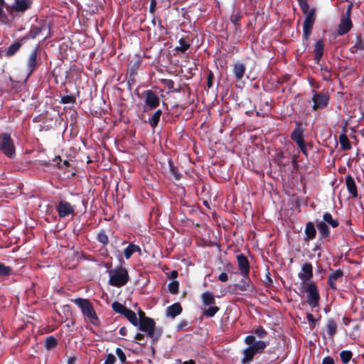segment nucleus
<instances>
[{"instance_id": "41", "label": "nucleus", "mask_w": 364, "mask_h": 364, "mask_svg": "<svg viewBox=\"0 0 364 364\" xmlns=\"http://www.w3.org/2000/svg\"><path fill=\"white\" fill-rule=\"evenodd\" d=\"M116 355L118 356L121 363H124L126 362V359H127L126 355H125L124 351L121 348H117L116 349Z\"/></svg>"}, {"instance_id": "15", "label": "nucleus", "mask_w": 364, "mask_h": 364, "mask_svg": "<svg viewBox=\"0 0 364 364\" xmlns=\"http://www.w3.org/2000/svg\"><path fill=\"white\" fill-rule=\"evenodd\" d=\"M239 269L241 271V274L245 277H248L250 272V264L247 257L243 255L237 256Z\"/></svg>"}, {"instance_id": "17", "label": "nucleus", "mask_w": 364, "mask_h": 364, "mask_svg": "<svg viewBox=\"0 0 364 364\" xmlns=\"http://www.w3.org/2000/svg\"><path fill=\"white\" fill-rule=\"evenodd\" d=\"M343 277V272L341 269H336L332 272L328 277V285L332 289H336V282Z\"/></svg>"}, {"instance_id": "56", "label": "nucleus", "mask_w": 364, "mask_h": 364, "mask_svg": "<svg viewBox=\"0 0 364 364\" xmlns=\"http://www.w3.org/2000/svg\"><path fill=\"white\" fill-rule=\"evenodd\" d=\"M187 326V323L186 322H181V323H179L177 326V329L178 331H181L182 330L185 326Z\"/></svg>"}, {"instance_id": "46", "label": "nucleus", "mask_w": 364, "mask_h": 364, "mask_svg": "<svg viewBox=\"0 0 364 364\" xmlns=\"http://www.w3.org/2000/svg\"><path fill=\"white\" fill-rule=\"evenodd\" d=\"M301 9L303 11L304 13L308 14L309 11V4L308 3L304 0H299Z\"/></svg>"}, {"instance_id": "63", "label": "nucleus", "mask_w": 364, "mask_h": 364, "mask_svg": "<svg viewBox=\"0 0 364 364\" xmlns=\"http://www.w3.org/2000/svg\"><path fill=\"white\" fill-rule=\"evenodd\" d=\"M4 0H0V1H4Z\"/></svg>"}, {"instance_id": "37", "label": "nucleus", "mask_w": 364, "mask_h": 364, "mask_svg": "<svg viewBox=\"0 0 364 364\" xmlns=\"http://www.w3.org/2000/svg\"><path fill=\"white\" fill-rule=\"evenodd\" d=\"M14 8L16 11H24L27 9L28 6L24 1L16 0Z\"/></svg>"}, {"instance_id": "36", "label": "nucleus", "mask_w": 364, "mask_h": 364, "mask_svg": "<svg viewBox=\"0 0 364 364\" xmlns=\"http://www.w3.org/2000/svg\"><path fill=\"white\" fill-rule=\"evenodd\" d=\"M190 47V44L186 42L184 39L181 38L179 40V46L176 47L177 50L185 52Z\"/></svg>"}, {"instance_id": "27", "label": "nucleus", "mask_w": 364, "mask_h": 364, "mask_svg": "<svg viewBox=\"0 0 364 364\" xmlns=\"http://www.w3.org/2000/svg\"><path fill=\"white\" fill-rule=\"evenodd\" d=\"M316 226L321 237L326 238L329 236V229L325 222L321 221Z\"/></svg>"}, {"instance_id": "50", "label": "nucleus", "mask_w": 364, "mask_h": 364, "mask_svg": "<svg viewBox=\"0 0 364 364\" xmlns=\"http://www.w3.org/2000/svg\"><path fill=\"white\" fill-rule=\"evenodd\" d=\"M322 364H335V363L332 358L327 356L323 358Z\"/></svg>"}, {"instance_id": "42", "label": "nucleus", "mask_w": 364, "mask_h": 364, "mask_svg": "<svg viewBox=\"0 0 364 364\" xmlns=\"http://www.w3.org/2000/svg\"><path fill=\"white\" fill-rule=\"evenodd\" d=\"M254 332L259 338H264L267 335V331L262 326L257 328Z\"/></svg>"}, {"instance_id": "16", "label": "nucleus", "mask_w": 364, "mask_h": 364, "mask_svg": "<svg viewBox=\"0 0 364 364\" xmlns=\"http://www.w3.org/2000/svg\"><path fill=\"white\" fill-rule=\"evenodd\" d=\"M37 67V51L33 50L27 59L26 70L28 75H31Z\"/></svg>"}, {"instance_id": "61", "label": "nucleus", "mask_w": 364, "mask_h": 364, "mask_svg": "<svg viewBox=\"0 0 364 364\" xmlns=\"http://www.w3.org/2000/svg\"><path fill=\"white\" fill-rule=\"evenodd\" d=\"M183 364H195V361L193 360H189L188 361H185Z\"/></svg>"}, {"instance_id": "45", "label": "nucleus", "mask_w": 364, "mask_h": 364, "mask_svg": "<svg viewBox=\"0 0 364 364\" xmlns=\"http://www.w3.org/2000/svg\"><path fill=\"white\" fill-rule=\"evenodd\" d=\"M116 362V358L113 354H108L106 356V359L105 360L104 364H114Z\"/></svg>"}, {"instance_id": "49", "label": "nucleus", "mask_w": 364, "mask_h": 364, "mask_svg": "<svg viewBox=\"0 0 364 364\" xmlns=\"http://www.w3.org/2000/svg\"><path fill=\"white\" fill-rule=\"evenodd\" d=\"M135 340L136 341H141V343H140L142 345H144L146 343V341H144V336L143 334L141 333H137L136 336H135Z\"/></svg>"}, {"instance_id": "57", "label": "nucleus", "mask_w": 364, "mask_h": 364, "mask_svg": "<svg viewBox=\"0 0 364 364\" xmlns=\"http://www.w3.org/2000/svg\"><path fill=\"white\" fill-rule=\"evenodd\" d=\"M358 46L360 48L364 49V38L363 39H360Z\"/></svg>"}, {"instance_id": "9", "label": "nucleus", "mask_w": 364, "mask_h": 364, "mask_svg": "<svg viewBox=\"0 0 364 364\" xmlns=\"http://www.w3.org/2000/svg\"><path fill=\"white\" fill-rule=\"evenodd\" d=\"M298 277L301 280V288H304V286L309 284V283H308V282L310 281L313 277V267L311 264H304L302 266L301 270L299 273Z\"/></svg>"}, {"instance_id": "31", "label": "nucleus", "mask_w": 364, "mask_h": 364, "mask_svg": "<svg viewBox=\"0 0 364 364\" xmlns=\"http://www.w3.org/2000/svg\"><path fill=\"white\" fill-rule=\"evenodd\" d=\"M352 356L353 353L350 350H343L340 353L341 361L345 364L348 363L350 360Z\"/></svg>"}, {"instance_id": "8", "label": "nucleus", "mask_w": 364, "mask_h": 364, "mask_svg": "<svg viewBox=\"0 0 364 364\" xmlns=\"http://www.w3.org/2000/svg\"><path fill=\"white\" fill-rule=\"evenodd\" d=\"M316 9H311L308 14H306L305 19L303 23V32L304 37L306 40H308L309 38L311 31L313 28V26L316 21Z\"/></svg>"}, {"instance_id": "5", "label": "nucleus", "mask_w": 364, "mask_h": 364, "mask_svg": "<svg viewBox=\"0 0 364 364\" xmlns=\"http://www.w3.org/2000/svg\"><path fill=\"white\" fill-rule=\"evenodd\" d=\"M201 299L205 306H209L208 309H203V315L208 318L213 317L219 311V308L215 306L214 295L210 291H205L201 294Z\"/></svg>"}, {"instance_id": "62", "label": "nucleus", "mask_w": 364, "mask_h": 364, "mask_svg": "<svg viewBox=\"0 0 364 364\" xmlns=\"http://www.w3.org/2000/svg\"><path fill=\"white\" fill-rule=\"evenodd\" d=\"M176 178H177V179H179V178H180V176H178V175H176Z\"/></svg>"}, {"instance_id": "38", "label": "nucleus", "mask_w": 364, "mask_h": 364, "mask_svg": "<svg viewBox=\"0 0 364 364\" xmlns=\"http://www.w3.org/2000/svg\"><path fill=\"white\" fill-rule=\"evenodd\" d=\"M53 161L56 163L57 166L58 168H62L64 166H69V162L68 161H62V160H61L60 156H56L53 159Z\"/></svg>"}, {"instance_id": "13", "label": "nucleus", "mask_w": 364, "mask_h": 364, "mask_svg": "<svg viewBox=\"0 0 364 364\" xmlns=\"http://www.w3.org/2000/svg\"><path fill=\"white\" fill-rule=\"evenodd\" d=\"M60 218H65L69 215H74L75 208L65 200L60 201L56 208Z\"/></svg>"}, {"instance_id": "19", "label": "nucleus", "mask_w": 364, "mask_h": 364, "mask_svg": "<svg viewBox=\"0 0 364 364\" xmlns=\"http://www.w3.org/2000/svg\"><path fill=\"white\" fill-rule=\"evenodd\" d=\"M182 312V307L179 303H175L169 306L166 311L167 317L175 318Z\"/></svg>"}, {"instance_id": "24", "label": "nucleus", "mask_w": 364, "mask_h": 364, "mask_svg": "<svg viewBox=\"0 0 364 364\" xmlns=\"http://www.w3.org/2000/svg\"><path fill=\"white\" fill-rule=\"evenodd\" d=\"M305 234L306 235V240H312L315 237L316 231L314 224L311 222H309L306 225Z\"/></svg>"}, {"instance_id": "22", "label": "nucleus", "mask_w": 364, "mask_h": 364, "mask_svg": "<svg viewBox=\"0 0 364 364\" xmlns=\"http://www.w3.org/2000/svg\"><path fill=\"white\" fill-rule=\"evenodd\" d=\"M326 331L331 338H333L337 332V324L333 319H328L326 326Z\"/></svg>"}, {"instance_id": "52", "label": "nucleus", "mask_w": 364, "mask_h": 364, "mask_svg": "<svg viewBox=\"0 0 364 364\" xmlns=\"http://www.w3.org/2000/svg\"><path fill=\"white\" fill-rule=\"evenodd\" d=\"M41 32V28L38 27H34L31 30L32 37L35 38Z\"/></svg>"}, {"instance_id": "1", "label": "nucleus", "mask_w": 364, "mask_h": 364, "mask_svg": "<svg viewBox=\"0 0 364 364\" xmlns=\"http://www.w3.org/2000/svg\"><path fill=\"white\" fill-rule=\"evenodd\" d=\"M245 342L249 346L243 350L242 364H247L251 362L254 356L257 353H261L267 346V343L263 341H255V337L254 336H247L245 337Z\"/></svg>"}, {"instance_id": "39", "label": "nucleus", "mask_w": 364, "mask_h": 364, "mask_svg": "<svg viewBox=\"0 0 364 364\" xmlns=\"http://www.w3.org/2000/svg\"><path fill=\"white\" fill-rule=\"evenodd\" d=\"M11 268L0 262V276H6L10 274Z\"/></svg>"}, {"instance_id": "40", "label": "nucleus", "mask_w": 364, "mask_h": 364, "mask_svg": "<svg viewBox=\"0 0 364 364\" xmlns=\"http://www.w3.org/2000/svg\"><path fill=\"white\" fill-rule=\"evenodd\" d=\"M163 85L166 87L169 91L173 92L174 88V82L173 80L169 79H163L161 80Z\"/></svg>"}, {"instance_id": "54", "label": "nucleus", "mask_w": 364, "mask_h": 364, "mask_svg": "<svg viewBox=\"0 0 364 364\" xmlns=\"http://www.w3.org/2000/svg\"><path fill=\"white\" fill-rule=\"evenodd\" d=\"M119 334L121 336H126L127 334V329L126 327H122L120 329H119Z\"/></svg>"}, {"instance_id": "35", "label": "nucleus", "mask_w": 364, "mask_h": 364, "mask_svg": "<svg viewBox=\"0 0 364 364\" xmlns=\"http://www.w3.org/2000/svg\"><path fill=\"white\" fill-rule=\"evenodd\" d=\"M168 288L171 294H176L178 293L179 284L177 281H173L169 283Z\"/></svg>"}, {"instance_id": "28", "label": "nucleus", "mask_w": 364, "mask_h": 364, "mask_svg": "<svg viewBox=\"0 0 364 364\" xmlns=\"http://www.w3.org/2000/svg\"><path fill=\"white\" fill-rule=\"evenodd\" d=\"M161 114V110L157 109L149 119V123L153 128L157 126Z\"/></svg>"}, {"instance_id": "58", "label": "nucleus", "mask_w": 364, "mask_h": 364, "mask_svg": "<svg viewBox=\"0 0 364 364\" xmlns=\"http://www.w3.org/2000/svg\"><path fill=\"white\" fill-rule=\"evenodd\" d=\"M307 318H308V321H310V322H313L314 321V316L311 314H309L307 315Z\"/></svg>"}, {"instance_id": "44", "label": "nucleus", "mask_w": 364, "mask_h": 364, "mask_svg": "<svg viewBox=\"0 0 364 364\" xmlns=\"http://www.w3.org/2000/svg\"><path fill=\"white\" fill-rule=\"evenodd\" d=\"M97 237L98 240L104 245L107 244L109 242L108 236L105 232L99 233Z\"/></svg>"}, {"instance_id": "4", "label": "nucleus", "mask_w": 364, "mask_h": 364, "mask_svg": "<svg viewBox=\"0 0 364 364\" xmlns=\"http://www.w3.org/2000/svg\"><path fill=\"white\" fill-rule=\"evenodd\" d=\"M144 315V314L143 312L140 313L141 319L139 322V329L145 332L147 336L151 339L156 341L159 337V334L156 333L155 322L152 318L145 317Z\"/></svg>"}, {"instance_id": "53", "label": "nucleus", "mask_w": 364, "mask_h": 364, "mask_svg": "<svg viewBox=\"0 0 364 364\" xmlns=\"http://www.w3.org/2000/svg\"><path fill=\"white\" fill-rule=\"evenodd\" d=\"M156 6V0L151 1L150 10L151 12H153L155 10Z\"/></svg>"}, {"instance_id": "3", "label": "nucleus", "mask_w": 364, "mask_h": 364, "mask_svg": "<svg viewBox=\"0 0 364 364\" xmlns=\"http://www.w3.org/2000/svg\"><path fill=\"white\" fill-rule=\"evenodd\" d=\"M109 284L112 286L120 287L127 284L129 280L128 272L125 268L119 267L109 272Z\"/></svg>"}, {"instance_id": "2", "label": "nucleus", "mask_w": 364, "mask_h": 364, "mask_svg": "<svg viewBox=\"0 0 364 364\" xmlns=\"http://www.w3.org/2000/svg\"><path fill=\"white\" fill-rule=\"evenodd\" d=\"M75 303L81 309L82 314L94 325L99 323V318L91 303L87 299H76Z\"/></svg>"}, {"instance_id": "10", "label": "nucleus", "mask_w": 364, "mask_h": 364, "mask_svg": "<svg viewBox=\"0 0 364 364\" xmlns=\"http://www.w3.org/2000/svg\"><path fill=\"white\" fill-rule=\"evenodd\" d=\"M142 96L144 99L145 105L149 109H153L159 105V97L152 90H147L142 92Z\"/></svg>"}, {"instance_id": "18", "label": "nucleus", "mask_w": 364, "mask_h": 364, "mask_svg": "<svg viewBox=\"0 0 364 364\" xmlns=\"http://www.w3.org/2000/svg\"><path fill=\"white\" fill-rule=\"evenodd\" d=\"M346 185L348 192L351 194L352 197H358L357 186L355 180L350 175H348L346 177Z\"/></svg>"}, {"instance_id": "26", "label": "nucleus", "mask_w": 364, "mask_h": 364, "mask_svg": "<svg viewBox=\"0 0 364 364\" xmlns=\"http://www.w3.org/2000/svg\"><path fill=\"white\" fill-rule=\"evenodd\" d=\"M124 316L130 321L132 324L135 326L139 325V321L135 312L129 309H127L124 314Z\"/></svg>"}, {"instance_id": "29", "label": "nucleus", "mask_w": 364, "mask_h": 364, "mask_svg": "<svg viewBox=\"0 0 364 364\" xmlns=\"http://www.w3.org/2000/svg\"><path fill=\"white\" fill-rule=\"evenodd\" d=\"M22 43L21 42H16L11 44L7 49L6 52V57L13 56L21 47Z\"/></svg>"}, {"instance_id": "12", "label": "nucleus", "mask_w": 364, "mask_h": 364, "mask_svg": "<svg viewBox=\"0 0 364 364\" xmlns=\"http://www.w3.org/2000/svg\"><path fill=\"white\" fill-rule=\"evenodd\" d=\"M328 95L326 93L315 92L312 97L314 102L313 109L316 110L324 108L328 104Z\"/></svg>"}, {"instance_id": "30", "label": "nucleus", "mask_w": 364, "mask_h": 364, "mask_svg": "<svg viewBox=\"0 0 364 364\" xmlns=\"http://www.w3.org/2000/svg\"><path fill=\"white\" fill-rule=\"evenodd\" d=\"M339 141L341 146V148L343 150H349L351 149V144L349 141L347 136L344 134H341L339 136Z\"/></svg>"}, {"instance_id": "20", "label": "nucleus", "mask_w": 364, "mask_h": 364, "mask_svg": "<svg viewBox=\"0 0 364 364\" xmlns=\"http://www.w3.org/2000/svg\"><path fill=\"white\" fill-rule=\"evenodd\" d=\"M246 68L243 63H237L234 65L233 73L237 81L241 80L244 77Z\"/></svg>"}, {"instance_id": "43", "label": "nucleus", "mask_w": 364, "mask_h": 364, "mask_svg": "<svg viewBox=\"0 0 364 364\" xmlns=\"http://www.w3.org/2000/svg\"><path fill=\"white\" fill-rule=\"evenodd\" d=\"M4 3V1H0V21L1 22H5L7 19V16L3 9Z\"/></svg>"}, {"instance_id": "48", "label": "nucleus", "mask_w": 364, "mask_h": 364, "mask_svg": "<svg viewBox=\"0 0 364 364\" xmlns=\"http://www.w3.org/2000/svg\"><path fill=\"white\" fill-rule=\"evenodd\" d=\"M230 20L235 26H237L240 20V16L238 14H232L230 17Z\"/></svg>"}, {"instance_id": "33", "label": "nucleus", "mask_w": 364, "mask_h": 364, "mask_svg": "<svg viewBox=\"0 0 364 364\" xmlns=\"http://www.w3.org/2000/svg\"><path fill=\"white\" fill-rule=\"evenodd\" d=\"M112 307L115 312L119 313L122 315H124V312L127 309V308L125 306L122 305V304L117 301L112 303Z\"/></svg>"}, {"instance_id": "59", "label": "nucleus", "mask_w": 364, "mask_h": 364, "mask_svg": "<svg viewBox=\"0 0 364 364\" xmlns=\"http://www.w3.org/2000/svg\"><path fill=\"white\" fill-rule=\"evenodd\" d=\"M75 359L73 358H70L68 360V364H73L75 363Z\"/></svg>"}, {"instance_id": "21", "label": "nucleus", "mask_w": 364, "mask_h": 364, "mask_svg": "<svg viewBox=\"0 0 364 364\" xmlns=\"http://www.w3.org/2000/svg\"><path fill=\"white\" fill-rule=\"evenodd\" d=\"M323 46H324V44H323V42L322 40H318V41H316V43L314 46V59L317 63H319V61L323 55Z\"/></svg>"}, {"instance_id": "55", "label": "nucleus", "mask_w": 364, "mask_h": 364, "mask_svg": "<svg viewBox=\"0 0 364 364\" xmlns=\"http://www.w3.org/2000/svg\"><path fill=\"white\" fill-rule=\"evenodd\" d=\"M213 77V74L210 73L208 75V82H207L208 87H210L212 86V78Z\"/></svg>"}, {"instance_id": "34", "label": "nucleus", "mask_w": 364, "mask_h": 364, "mask_svg": "<svg viewBox=\"0 0 364 364\" xmlns=\"http://www.w3.org/2000/svg\"><path fill=\"white\" fill-rule=\"evenodd\" d=\"M57 346V340L53 336H49L46 340V347L50 350Z\"/></svg>"}, {"instance_id": "6", "label": "nucleus", "mask_w": 364, "mask_h": 364, "mask_svg": "<svg viewBox=\"0 0 364 364\" xmlns=\"http://www.w3.org/2000/svg\"><path fill=\"white\" fill-rule=\"evenodd\" d=\"M0 150L10 158L15 155V147L9 134H2L0 135Z\"/></svg>"}, {"instance_id": "32", "label": "nucleus", "mask_w": 364, "mask_h": 364, "mask_svg": "<svg viewBox=\"0 0 364 364\" xmlns=\"http://www.w3.org/2000/svg\"><path fill=\"white\" fill-rule=\"evenodd\" d=\"M246 279H242L240 284H235V287L241 291H245L248 289L249 287H250V282H249V279L248 277H246Z\"/></svg>"}, {"instance_id": "60", "label": "nucleus", "mask_w": 364, "mask_h": 364, "mask_svg": "<svg viewBox=\"0 0 364 364\" xmlns=\"http://www.w3.org/2000/svg\"><path fill=\"white\" fill-rule=\"evenodd\" d=\"M178 276V272L176 271L171 272V277L173 278H176Z\"/></svg>"}, {"instance_id": "7", "label": "nucleus", "mask_w": 364, "mask_h": 364, "mask_svg": "<svg viewBox=\"0 0 364 364\" xmlns=\"http://www.w3.org/2000/svg\"><path fill=\"white\" fill-rule=\"evenodd\" d=\"M301 289L302 292L308 293V304L312 307L316 306L320 298L316 285L314 283L311 282L309 284L305 285L304 288H301Z\"/></svg>"}, {"instance_id": "23", "label": "nucleus", "mask_w": 364, "mask_h": 364, "mask_svg": "<svg viewBox=\"0 0 364 364\" xmlns=\"http://www.w3.org/2000/svg\"><path fill=\"white\" fill-rule=\"evenodd\" d=\"M323 218V222H325L326 225L328 224L333 228H337L339 225L338 220L333 218L332 215L329 213H324Z\"/></svg>"}, {"instance_id": "51", "label": "nucleus", "mask_w": 364, "mask_h": 364, "mask_svg": "<svg viewBox=\"0 0 364 364\" xmlns=\"http://www.w3.org/2000/svg\"><path fill=\"white\" fill-rule=\"evenodd\" d=\"M219 280L223 282H227L228 279V274L225 273V272H223L221 273L220 275H219V277H218Z\"/></svg>"}, {"instance_id": "47", "label": "nucleus", "mask_w": 364, "mask_h": 364, "mask_svg": "<svg viewBox=\"0 0 364 364\" xmlns=\"http://www.w3.org/2000/svg\"><path fill=\"white\" fill-rule=\"evenodd\" d=\"M75 102V97L70 95H66L61 98V102L63 104L73 103Z\"/></svg>"}, {"instance_id": "11", "label": "nucleus", "mask_w": 364, "mask_h": 364, "mask_svg": "<svg viewBox=\"0 0 364 364\" xmlns=\"http://www.w3.org/2000/svg\"><path fill=\"white\" fill-rule=\"evenodd\" d=\"M350 8L349 7L346 16H343L338 28V34L340 36L348 33L352 28L353 23L350 17Z\"/></svg>"}, {"instance_id": "14", "label": "nucleus", "mask_w": 364, "mask_h": 364, "mask_svg": "<svg viewBox=\"0 0 364 364\" xmlns=\"http://www.w3.org/2000/svg\"><path fill=\"white\" fill-rule=\"evenodd\" d=\"M291 139L297 144L301 151L306 154V147L303 139V131L300 127L294 129L291 133Z\"/></svg>"}, {"instance_id": "25", "label": "nucleus", "mask_w": 364, "mask_h": 364, "mask_svg": "<svg viewBox=\"0 0 364 364\" xmlns=\"http://www.w3.org/2000/svg\"><path fill=\"white\" fill-rule=\"evenodd\" d=\"M140 251H141V248L138 245L131 243L129 245V246L127 247H126L124 249V257H126V259H128L131 257V256L134 252H140Z\"/></svg>"}]
</instances>
